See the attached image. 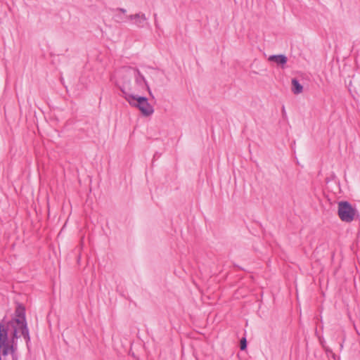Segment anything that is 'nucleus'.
Instances as JSON below:
<instances>
[{
    "label": "nucleus",
    "instance_id": "1",
    "mask_svg": "<svg viewBox=\"0 0 360 360\" xmlns=\"http://www.w3.org/2000/svg\"><path fill=\"white\" fill-rule=\"evenodd\" d=\"M127 101L134 108H138L142 115L148 117L154 112L153 107L149 103L146 96L134 94L127 98Z\"/></svg>",
    "mask_w": 360,
    "mask_h": 360
},
{
    "label": "nucleus",
    "instance_id": "2",
    "mask_svg": "<svg viewBox=\"0 0 360 360\" xmlns=\"http://www.w3.org/2000/svg\"><path fill=\"white\" fill-rule=\"evenodd\" d=\"M356 213V209L348 201L343 200L338 202V214L342 221H352Z\"/></svg>",
    "mask_w": 360,
    "mask_h": 360
},
{
    "label": "nucleus",
    "instance_id": "3",
    "mask_svg": "<svg viewBox=\"0 0 360 360\" xmlns=\"http://www.w3.org/2000/svg\"><path fill=\"white\" fill-rule=\"evenodd\" d=\"M7 322L15 323V325H21L24 323H27L25 307L22 304H18L15 310V317Z\"/></svg>",
    "mask_w": 360,
    "mask_h": 360
},
{
    "label": "nucleus",
    "instance_id": "4",
    "mask_svg": "<svg viewBox=\"0 0 360 360\" xmlns=\"http://www.w3.org/2000/svg\"><path fill=\"white\" fill-rule=\"evenodd\" d=\"M117 86L119 87L122 94V96L126 101L127 98H129L130 96H133L134 94L132 92L131 80L127 78V77H123V82L122 84H120V83L117 82Z\"/></svg>",
    "mask_w": 360,
    "mask_h": 360
},
{
    "label": "nucleus",
    "instance_id": "5",
    "mask_svg": "<svg viewBox=\"0 0 360 360\" xmlns=\"http://www.w3.org/2000/svg\"><path fill=\"white\" fill-rule=\"evenodd\" d=\"M126 18L129 20H134V23L139 28H143L148 24V18L143 13L127 15Z\"/></svg>",
    "mask_w": 360,
    "mask_h": 360
},
{
    "label": "nucleus",
    "instance_id": "6",
    "mask_svg": "<svg viewBox=\"0 0 360 360\" xmlns=\"http://www.w3.org/2000/svg\"><path fill=\"white\" fill-rule=\"evenodd\" d=\"M3 323H4V326L6 327V329L7 330V335L8 336V330L10 328L12 329L10 342H17V340L20 338V335H18L19 325H15V323H11L8 322H6V319L4 320V321Z\"/></svg>",
    "mask_w": 360,
    "mask_h": 360
},
{
    "label": "nucleus",
    "instance_id": "7",
    "mask_svg": "<svg viewBox=\"0 0 360 360\" xmlns=\"http://www.w3.org/2000/svg\"><path fill=\"white\" fill-rule=\"evenodd\" d=\"M5 320V317L0 321V334L4 336L5 342L4 344V347L1 348V354L4 356H8V354L10 353L8 345V335H7V330L6 329V327L4 326V321Z\"/></svg>",
    "mask_w": 360,
    "mask_h": 360
},
{
    "label": "nucleus",
    "instance_id": "8",
    "mask_svg": "<svg viewBox=\"0 0 360 360\" xmlns=\"http://www.w3.org/2000/svg\"><path fill=\"white\" fill-rule=\"evenodd\" d=\"M135 72V82L138 85H141L142 83L145 84L146 86L147 91H148L149 95L154 98V96L153 95V93L149 87V85L148 84V82L146 81L145 77L143 75V74L140 72V70L138 68H134Z\"/></svg>",
    "mask_w": 360,
    "mask_h": 360
},
{
    "label": "nucleus",
    "instance_id": "9",
    "mask_svg": "<svg viewBox=\"0 0 360 360\" xmlns=\"http://www.w3.org/2000/svg\"><path fill=\"white\" fill-rule=\"evenodd\" d=\"M268 60L270 62H274L276 63L281 68H283L288 62L287 56L283 54L271 55L269 57Z\"/></svg>",
    "mask_w": 360,
    "mask_h": 360
},
{
    "label": "nucleus",
    "instance_id": "10",
    "mask_svg": "<svg viewBox=\"0 0 360 360\" xmlns=\"http://www.w3.org/2000/svg\"><path fill=\"white\" fill-rule=\"evenodd\" d=\"M291 90L295 94H299L303 91V86L300 83L297 78H292L291 80Z\"/></svg>",
    "mask_w": 360,
    "mask_h": 360
},
{
    "label": "nucleus",
    "instance_id": "11",
    "mask_svg": "<svg viewBox=\"0 0 360 360\" xmlns=\"http://www.w3.org/2000/svg\"><path fill=\"white\" fill-rule=\"evenodd\" d=\"M19 329L21 331V334L23 336L27 345L28 346V344L30 341V336L29 333V329L27 327V323H24L21 325H19Z\"/></svg>",
    "mask_w": 360,
    "mask_h": 360
},
{
    "label": "nucleus",
    "instance_id": "12",
    "mask_svg": "<svg viewBox=\"0 0 360 360\" xmlns=\"http://www.w3.org/2000/svg\"><path fill=\"white\" fill-rule=\"evenodd\" d=\"M8 349L11 355L16 354L17 342H10L8 340Z\"/></svg>",
    "mask_w": 360,
    "mask_h": 360
},
{
    "label": "nucleus",
    "instance_id": "13",
    "mask_svg": "<svg viewBox=\"0 0 360 360\" xmlns=\"http://www.w3.org/2000/svg\"><path fill=\"white\" fill-rule=\"evenodd\" d=\"M247 345H248V343H247L246 338H242V339L240 340V350H242V351L245 350L247 349Z\"/></svg>",
    "mask_w": 360,
    "mask_h": 360
},
{
    "label": "nucleus",
    "instance_id": "14",
    "mask_svg": "<svg viewBox=\"0 0 360 360\" xmlns=\"http://www.w3.org/2000/svg\"><path fill=\"white\" fill-rule=\"evenodd\" d=\"M4 342H5L4 337L3 338V335L1 334H0V359H2L1 358V348H2V347H4Z\"/></svg>",
    "mask_w": 360,
    "mask_h": 360
},
{
    "label": "nucleus",
    "instance_id": "15",
    "mask_svg": "<svg viewBox=\"0 0 360 360\" xmlns=\"http://www.w3.org/2000/svg\"><path fill=\"white\" fill-rule=\"evenodd\" d=\"M115 21L116 22H121L123 21L124 18H127L126 17L122 15H117L115 16Z\"/></svg>",
    "mask_w": 360,
    "mask_h": 360
},
{
    "label": "nucleus",
    "instance_id": "16",
    "mask_svg": "<svg viewBox=\"0 0 360 360\" xmlns=\"http://www.w3.org/2000/svg\"><path fill=\"white\" fill-rule=\"evenodd\" d=\"M319 342L321 345L322 347L325 348L326 341H325L324 338L323 337H319Z\"/></svg>",
    "mask_w": 360,
    "mask_h": 360
},
{
    "label": "nucleus",
    "instance_id": "17",
    "mask_svg": "<svg viewBox=\"0 0 360 360\" xmlns=\"http://www.w3.org/2000/svg\"><path fill=\"white\" fill-rule=\"evenodd\" d=\"M116 11H119L123 14L126 13V12H127V10L125 8H116Z\"/></svg>",
    "mask_w": 360,
    "mask_h": 360
},
{
    "label": "nucleus",
    "instance_id": "18",
    "mask_svg": "<svg viewBox=\"0 0 360 360\" xmlns=\"http://www.w3.org/2000/svg\"><path fill=\"white\" fill-rule=\"evenodd\" d=\"M153 16H154V20H155V25L158 28V20H157V14L155 13L153 15Z\"/></svg>",
    "mask_w": 360,
    "mask_h": 360
},
{
    "label": "nucleus",
    "instance_id": "19",
    "mask_svg": "<svg viewBox=\"0 0 360 360\" xmlns=\"http://www.w3.org/2000/svg\"><path fill=\"white\" fill-rule=\"evenodd\" d=\"M324 350L326 351V353H332V349H330V348L327 347H325V348H323Z\"/></svg>",
    "mask_w": 360,
    "mask_h": 360
},
{
    "label": "nucleus",
    "instance_id": "20",
    "mask_svg": "<svg viewBox=\"0 0 360 360\" xmlns=\"http://www.w3.org/2000/svg\"><path fill=\"white\" fill-rule=\"evenodd\" d=\"M12 356V360H18V354H13L11 355Z\"/></svg>",
    "mask_w": 360,
    "mask_h": 360
},
{
    "label": "nucleus",
    "instance_id": "21",
    "mask_svg": "<svg viewBox=\"0 0 360 360\" xmlns=\"http://www.w3.org/2000/svg\"><path fill=\"white\" fill-rule=\"evenodd\" d=\"M282 114H283V117L286 115V112H285V110L284 105H283V107H282Z\"/></svg>",
    "mask_w": 360,
    "mask_h": 360
},
{
    "label": "nucleus",
    "instance_id": "22",
    "mask_svg": "<svg viewBox=\"0 0 360 360\" xmlns=\"http://www.w3.org/2000/svg\"><path fill=\"white\" fill-rule=\"evenodd\" d=\"M0 360H2V359H1Z\"/></svg>",
    "mask_w": 360,
    "mask_h": 360
}]
</instances>
